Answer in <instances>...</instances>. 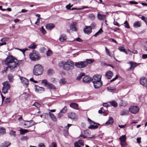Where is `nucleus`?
<instances>
[{
  "label": "nucleus",
  "mask_w": 147,
  "mask_h": 147,
  "mask_svg": "<svg viewBox=\"0 0 147 147\" xmlns=\"http://www.w3.org/2000/svg\"><path fill=\"white\" fill-rule=\"evenodd\" d=\"M74 63L70 60H67L66 62L62 61L58 63V65L60 67H62L63 68L67 71H71L74 66Z\"/></svg>",
  "instance_id": "obj_1"
},
{
  "label": "nucleus",
  "mask_w": 147,
  "mask_h": 147,
  "mask_svg": "<svg viewBox=\"0 0 147 147\" xmlns=\"http://www.w3.org/2000/svg\"><path fill=\"white\" fill-rule=\"evenodd\" d=\"M5 62V64L12 70L17 67L18 63L17 60L12 56L8 57L6 59Z\"/></svg>",
  "instance_id": "obj_2"
},
{
  "label": "nucleus",
  "mask_w": 147,
  "mask_h": 147,
  "mask_svg": "<svg viewBox=\"0 0 147 147\" xmlns=\"http://www.w3.org/2000/svg\"><path fill=\"white\" fill-rule=\"evenodd\" d=\"M43 69L41 65L39 64L36 65L34 67L33 73L34 75L38 76L42 74Z\"/></svg>",
  "instance_id": "obj_3"
},
{
  "label": "nucleus",
  "mask_w": 147,
  "mask_h": 147,
  "mask_svg": "<svg viewBox=\"0 0 147 147\" xmlns=\"http://www.w3.org/2000/svg\"><path fill=\"white\" fill-rule=\"evenodd\" d=\"M30 58L32 60L36 61L40 59V57L38 52L35 51H33L29 54Z\"/></svg>",
  "instance_id": "obj_4"
},
{
  "label": "nucleus",
  "mask_w": 147,
  "mask_h": 147,
  "mask_svg": "<svg viewBox=\"0 0 147 147\" xmlns=\"http://www.w3.org/2000/svg\"><path fill=\"white\" fill-rule=\"evenodd\" d=\"M3 86L2 89L3 93L5 94L7 93L8 90L10 88V86L9 84V82L7 81L4 82L3 83Z\"/></svg>",
  "instance_id": "obj_5"
},
{
  "label": "nucleus",
  "mask_w": 147,
  "mask_h": 147,
  "mask_svg": "<svg viewBox=\"0 0 147 147\" xmlns=\"http://www.w3.org/2000/svg\"><path fill=\"white\" fill-rule=\"evenodd\" d=\"M88 122L90 125L88 127L89 129H93L97 128L100 125L99 123H96L92 121V120H88Z\"/></svg>",
  "instance_id": "obj_6"
},
{
  "label": "nucleus",
  "mask_w": 147,
  "mask_h": 147,
  "mask_svg": "<svg viewBox=\"0 0 147 147\" xmlns=\"http://www.w3.org/2000/svg\"><path fill=\"white\" fill-rule=\"evenodd\" d=\"M75 65L78 68H83L87 66V63L86 61H81L76 63Z\"/></svg>",
  "instance_id": "obj_7"
},
{
  "label": "nucleus",
  "mask_w": 147,
  "mask_h": 147,
  "mask_svg": "<svg viewBox=\"0 0 147 147\" xmlns=\"http://www.w3.org/2000/svg\"><path fill=\"white\" fill-rule=\"evenodd\" d=\"M139 109L138 106H132L129 108V111L132 113L135 114L138 113Z\"/></svg>",
  "instance_id": "obj_8"
},
{
  "label": "nucleus",
  "mask_w": 147,
  "mask_h": 147,
  "mask_svg": "<svg viewBox=\"0 0 147 147\" xmlns=\"http://www.w3.org/2000/svg\"><path fill=\"white\" fill-rule=\"evenodd\" d=\"M101 75L96 74L93 77L92 81V82H101Z\"/></svg>",
  "instance_id": "obj_9"
},
{
  "label": "nucleus",
  "mask_w": 147,
  "mask_h": 147,
  "mask_svg": "<svg viewBox=\"0 0 147 147\" xmlns=\"http://www.w3.org/2000/svg\"><path fill=\"white\" fill-rule=\"evenodd\" d=\"M34 124V122L32 120L30 121H26L24 123V125L25 126L26 128H28L33 125Z\"/></svg>",
  "instance_id": "obj_10"
},
{
  "label": "nucleus",
  "mask_w": 147,
  "mask_h": 147,
  "mask_svg": "<svg viewBox=\"0 0 147 147\" xmlns=\"http://www.w3.org/2000/svg\"><path fill=\"white\" fill-rule=\"evenodd\" d=\"M83 31L85 34H90L92 32V28L90 26H86L84 28Z\"/></svg>",
  "instance_id": "obj_11"
},
{
  "label": "nucleus",
  "mask_w": 147,
  "mask_h": 147,
  "mask_svg": "<svg viewBox=\"0 0 147 147\" xmlns=\"http://www.w3.org/2000/svg\"><path fill=\"white\" fill-rule=\"evenodd\" d=\"M140 82L142 85L146 86H147V79L146 78L142 77L140 79Z\"/></svg>",
  "instance_id": "obj_12"
},
{
  "label": "nucleus",
  "mask_w": 147,
  "mask_h": 147,
  "mask_svg": "<svg viewBox=\"0 0 147 147\" xmlns=\"http://www.w3.org/2000/svg\"><path fill=\"white\" fill-rule=\"evenodd\" d=\"M20 79L24 86V87H27L29 84L28 80L25 78L22 77H21Z\"/></svg>",
  "instance_id": "obj_13"
},
{
  "label": "nucleus",
  "mask_w": 147,
  "mask_h": 147,
  "mask_svg": "<svg viewBox=\"0 0 147 147\" xmlns=\"http://www.w3.org/2000/svg\"><path fill=\"white\" fill-rule=\"evenodd\" d=\"M68 116L69 118L72 119H76L77 118L78 115L74 112H70L68 114Z\"/></svg>",
  "instance_id": "obj_14"
},
{
  "label": "nucleus",
  "mask_w": 147,
  "mask_h": 147,
  "mask_svg": "<svg viewBox=\"0 0 147 147\" xmlns=\"http://www.w3.org/2000/svg\"><path fill=\"white\" fill-rule=\"evenodd\" d=\"M71 125V124H68L67 125V126H66L64 127V129L63 130V132L65 136H67L68 135V130L69 127Z\"/></svg>",
  "instance_id": "obj_15"
},
{
  "label": "nucleus",
  "mask_w": 147,
  "mask_h": 147,
  "mask_svg": "<svg viewBox=\"0 0 147 147\" xmlns=\"http://www.w3.org/2000/svg\"><path fill=\"white\" fill-rule=\"evenodd\" d=\"M35 91L37 92H41L45 91L44 88L42 87L35 85L34 88Z\"/></svg>",
  "instance_id": "obj_16"
},
{
  "label": "nucleus",
  "mask_w": 147,
  "mask_h": 147,
  "mask_svg": "<svg viewBox=\"0 0 147 147\" xmlns=\"http://www.w3.org/2000/svg\"><path fill=\"white\" fill-rule=\"evenodd\" d=\"M128 63L130 65L129 69H134L138 65V63L132 61H129Z\"/></svg>",
  "instance_id": "obj_17"
},
{
  "label": "nucleus",
  "mask_w": 147,
  "mask_h": 147,
  "mask_svg": "<svg viewBox=\"0 0 147 147\" xmlns=\"http://www.w3.org/2000/svg\"><path fill=\"white\" fill-rule=\"evenodd\" d=\"M84 135H82L80 136L83 137L84 138H86L89 136L90 134V131L88 129L84 131Z\"/></svg>",
  "instance_id": "obj_18"
},
{
  "label": "nucleus",
  "mask_w": 147,
  "mask_h": 147,
  "mask_svg": "<svg viewBox=\"0 0 147 147\" xmlns=\"http://www.w3.org/2000/svg\"><path fill=\"white\" fill-rule=\"evenodd\" d=\"M113 75V73L111 71H109L107 72L105 74V77L108 79H110Z\"/></svg>",
  "instance_id": "obj_19"
},
{
  "label": "nucleus",
  "mask_w": 147,
  "mask_h": 147,
  "mask_svg": "<svg viewBox=\"0 0 147 147\" xmlns=\"http://www.w3.org/2000/svg\"><path fill=\"white\" fill-rule=\"evenodd\" d=\"M94 87L95 88H98L101 87L102 85V83L101 82H93Z\"/></svg>",
  "instance_id": "obj_20"
},
{
  "label": "nucleus",
  "mask_w": 147,
  "mask_h": 147,
  "mask_svg": "<svg viewBox=\"0 0 147 147\" xmlns=\"http://www.w3.org/2000/svg\"><path fill=\"white\" fill-rule=\"evenodd\" d=\"M77 25V24L76 22H72L70 25L71 29L73 31H76L77 29L76 28V26Z\"/></svg>",
  "instance_id": "obj_21"
},
{
  "label": "nucleus",
  "mask_w": 147,
  "mask_h": 147,
  "mask_svg": "<svg viewBox=\"0 0 147 147\" xmlns=\"http://www.w3.org/2000/svg\"><path fill=\"white\" fill-rule=\"evenodd\" d=\"M55 27V25L53 24H48L46 26V29L49 30H52Z\"/></svg>",
  "instance_id": "obj_22"
},
{
  "label": "nucleus",
  "mask_w": 147,
  "mask_h": 147,
  "mask_svg": "<svg viewBox=\"0 0 147 147\" xmlns=\"http://www.w3.org/2000/svg\"><path fill=\"white\" fill-rule=\"evenodd\" d=\"M97 18L100 20H103L106 18L105 15L101 14L100 13H98L97 14Z\"/></svg>",
  "instance_id": "obj_23"
},
{
  "label": "nucleus",
  "mask_w": 147,
  "mask_h": 147,
  "mask_svg": "<svg viewBox=\"0 0 147 147\" xmlns=\"http://www.w3.org/2000/svg\"><path fill=\"white\" fill-rule=\"evenodd\" d=\"M69 106L70 107L75 109H78V105L76 103H72L70 104Z\"/></svg>",
  "instance_id": "obj_24"
},
{
  "label": "nucleus",
  "mask_w": 147,
  "mask_h": 147,
  "mask_svg": "<svg viewBox=\"0 0 147 147\" xmlns=\"http://www.w3.org/2000/svg\"><path fill=\"white\" fill-rule=\"evenodd\" d=\"M91 80V78L89 76H86L83 78V81L85 82H88Z\"/></svg>",
  "instance_id": "obj_25"
},
{
  "label": "nucleus",
  "mask_w": 147,
  "mask_h": 147,
  "mask_svg": "<svg viewBox=\"0 0 147 147\" xmlns=\"http://www.w3.org/2000/svg\"><path fill=\"white\" fill-rule=\"evenodd\" d=\"M141 25V23L140 22L136 21L134 22L133 24V26L135 28H138L140 27Z\"/></svg>",
  "instance_id": "obj_26"
},
{
  "label": "nucleus",
  "mask_w": 147,
  "mask_h": 147,
  "mask_svg": "<svg viewBox=\"0 0 147 147\" xmlns=\"http://www.w3.org/2000/svg\"><path fill=\"white\" fill-rule=\"evenodd\" d=\"M47 87L50 89H56V88L54 85L50 83H49V84Z\"/></svg>",
  "instance_id": "obj_27"
},
{
  "label": "nucleus",
  "mask_w": 147,
  "mask_h": 147,
  "mask_svg": "<svg viewBox=\"0 0 147 147\" xmlns=\"http://www.w3.org/2000/svg\"><path fill=\"white\" fill-rule=\"evenodd\" d=\"M111 105L114 107H116L117 106L118 104L117 102L115 100L110 101L109 102Z\"/></svg>",
  "instance_id": "obj_28"
},
{
  "label": "nucleus",
  "mask_w": 147,
  "mask_h": 147,
  "mask_svg": "<svg viewBox=\"0 0 147 147\" xmlns=\"http://www.w3.org/2000/svg\"><path fill=\"white\" fill-rule=\"evenodd\" d=\"M129 113L128 110H123L120 112V115H127Z\"/></svg>",
  "instance_id": "obj_29"
},
{
  "label": "nucleus",
  "mask_w": 147,
  "mask_h": 147,
  "mask_svg": "<svg viewBox=\"0 0 147 147\" xmlns=\"http://www.w3.org/2000/svg\"><path fill=\"white\" fill-rule=\"evenodd\" d=\"M67 39V37L65 35H62L61 36V37L59 38V40L61 42H63L65 40Z\"/></svg>",
  "instance_id": "obj_30"
},
{
  "label": "nucleus",
  "mask_w": 147,
  "mask_h": 147,
  "mask_svg": "<svg viewBox=\"0 0 147 147\" xmlns=\"http://www.w3.org/2000/svg\"><path fill=\"white\" fill-rule=\"evenodd\" d=\"M20 134L22 135H24L25 133H26L28 132V131L27 129H23L21 128L20 130Z\"/></svg>",
  "instance_id": "obj_31"
},
{
  "label": "nucleus",
  "mask_w": 147,
  "mask_h": 147,
  "mask_svg": "<svg viewBox=\"0 0 147 147\" xmlns=\"http://www.w3.org/2000/svg\"><path fill=\"white\" fill-rule=\"evenodd\" d=\"M5 129L3 127H0V134L3 135L6 133Z\"/></svg>",
  "instance_id": "obj_32"
},
{
  "label": "nucleus",
  "mask_w": 147,
  "mask_h": 147,
  "mask_svg": "<svg viewBox=\"0 0 147 147\" xmlns=\"http://www.w3.org/2000/svg\"><path fill=\"white\" fill-rule=\"evenodd\" d=\"M119 140L120 141V142H125L126 140L125 135H122L119 138Z\"/></svg>",
  "instance_id": "obj_33"
},
{
  "label": "nucleus",
  "mask_w": 147,
  "mask_h": 147,
  "mask_svg": "<svg viewBox=\"0 0 147 147\" xmlns=\"http://www.w3.org/2000/svg\"><path fill=\"white\" fill-rule=\"evenodd\" d=\"M8 79L10 82H13L14 80L13 76L11 74H9L8 75Z\"/></svg>",
  "instance_id": "obj_34"
},
{
  "label": "nucleus",
  "mask_w": 147,
  "mask_h": 147,
  "mask_svg": "<svg viewBox=\"0 0 147 147\" xmlns=\"http://www.w3.org/2000/svg\"><path fill=\"white\" fill-rule=\"evenodd\" d=\"M41 83L42 84H44V86H47L49 84V83L47 81L46 79L43 80L41 81Z\"/></svg>",
  "instance_id": "obj_35"
},
{
  "label": "nucleus",
  "mask_w": 147,
  "mask_h": 147,
  "mask_svg": "<svg viewBox=\"0 0 147 147\" xmlns=\"http://www.w3.org/2000/svg\"><path fill=\"white\" fill-rule=\"evenodd\" d=\"M66 82V80L64 78H62L59 80V83L60 84H64Z\"/></svg>",
  "instance_id": "obj_36"
},
{
  "label": "nucleus",
  "mask_w": 147,
  "mask_h": 147,
  "mask_svg": "<svg viewBox=\"0 0 147 147\" xmlns=\"http://www.w3.org/2000/svg\"><path fill=\"white\" fill-rule=\"evenodd\" d=\"M85 75V74L84 73H81L79 74L77 77V80H80L82 78V77L84 76Z\"/></svg>",
  "instance_id": "obj_37"
},
{
  "label": "nucleus",
  "mask_w": 147,
  "mask_h": 147,
  "mask_svg": "<svg viewBox=\"0 0 147 147\" xmlns=\"http://www.w3.org/2000/svg\"><path fill=\"white\" fill-rule=\"evenodd\" d=\"M36 47V45H35L34 43H32L28 47L30 49H35Z\"/></svg>",
  "instance_id": "obj_38"
},
{
  "label": "nucleus",
  "mask_w": 147,
  "mask_h": 147,
  "mask_svg": "<svg viewBox=\"0 0 147 147\" xmlns=\"http://www.w3.org/2000/svg\"><path fill=\"white\" fill-rule=\"evenodd\" d=\"M49 147H57V144L55 142H53L50 144Z\"/></svg>",
  "instance_id": "obj_39"
},
{
  "label": "nucleus",
  "mask_w": 147,
  "mask_h": 147,
  "mask_svg": "<svg viewBox=\"0 0 147 147\" xmlns=\"http://www.w3.org/2000/svg\"><path fill=\"white\" fill-rule=\"evenodd\" d=\"M124 26L127 29L130 28V26L127 21H126L124 23Z\"/></svg>",
  "instance_id": "obj_40"
},
{
  "label": "nucleus",
  "mask_w": 147,
  "mask_h": 147,
  "mask_svg": "<svg viewBox=\"0 0 147 147\" xmlns=\"http://www.w3.org/2000/svg\"><path fill=\"white\" fill-rule=\"evenodd\" d=\"M49 114L51 119H56L55 116L53 114L50 112L49 113Z\"/></svg>",
  "instance_id": "obj_41"
},
{
  "label": "nucleus",
  "mask_w": 147,
  "mask_h": 147,
  "mask_svg": "<svg viewBox=\"0 0 147 147\" xmlns=\"http://www.w3.org/2000/svg\"><path fill=\"white\" fill-rule=\"evenodd\" d=\"M78 142L79 144L81 146H84V141L82 140H79Z\"/></svg>",
  "instance_id": "obj_42"
},
{
  "label": "nucleus",
  "mask_w": 147,
  "mask_h": 147,
  "mask_svg": "<svg viewBox=\"0 0 147 147\" xmlns=\"http://www.w3.org/2000/svg\"><path fill=\"white\" fill-rule=\"evenodd\" d=\"M103 31L102 28H100L99 31H98L94 35V36H96L102 33Z\"/></svg>",
  "instance_id": "obj_43"
},
{
  "label": "nucleus",
  "mask_w": 147,
  "mask_h": 147,
  "mask_svg": "<svg viewBox=\"0 0 147 147\" xmlns=\"http://www.w3.org/2000/svg\"><path fill=\"white\" fill-rule=\"evenodd\" d=\"M3 146H5V147H7L10 144V142H5L2 144Z\"/></svg>",
  "instance_id": "obj_44"
},
{
  "label": "nucleus",
  "mask_w": 147,
  "mask_h": 147,
  "mask_svg": "<svg viewBox=\"0 0 147 147\" xmlns=\"http://www.w3.org/2000/svg\"><path fill=\"white\" fill-rule=\"evenodd\" d=\"M67 110V107L65 106L61 110L60 112L63 113H64L66 112Z\"/></svg>",
  "instance_id": "obj_45"
},
{
  "label": "nucleus",
  "mask_w": 147,
  "mask_h": 147,
  "mask_svg": "<svg viewBox=\"0 0 147 147\" xmlns=\"http://www.w3.org/2000/svg\"><path fill=\"white\" fill-rule=\"evenodd\" d=\"M28 139V136H22L21 137L20 139L22 141L27 140Z\"/></svg>",
  "instance_id": "obj_46"
},
{
  "label": "nucleus",
  "mask_w": 147,
  "mask_h": 147,
  "mask_svg": "<svg viewBox=\"0 0 147 147\" xmlns=\"http://www.w3.org/2000/svg\"><path fill=\"white\" fill-rule=\"evenodd\" d=\"M15 133V131L11 130L10 131V135L11 136H13L14 137H15L16 136Z\"/></svg>",
  "instance_id": "obj_47"
},
{
  "label": "nucleus",
  "mask_w": 147,
  "mask_h": 147,
  "mask_svg": "<svg viewBox=\"0 0 147 147\" xmlns=\"http://www.w3.org/2000/svg\"><path fill=\"white\" fill-rule=\"evenodd\" d=\"M107 89L108 90V91H109L110 90H115V88L113 86H111L107 87Z\"/></svg>",
  "instance_id": "obj_48"
},
{
  "label": "nucleus",
  "mask_w": 147,
  "mask_h": 147,
  "mask_svg": "<svg viewBox=\"0 0 147 147\" xmlns=\"http://www.w3.org/2000/svg\"><path fill=\"white\" fill-rule=\"evenodd\" d=\"M105 52L107 55H108L110 57H111L112 56L110 54V51L108 49L107 47H105Z\"/></svg>",
  "instance_id": "obj_49"
},
{
  "label": "nucleus",
  "mask_w": 147,
  "mask_h": 147,
  "mask_svg": "<svg viewBox=\"0 0 147 147\" xmlns=\"http://www.w3.org/2000/svg\"><path fill=\"white\" fill-rule=\"evenodd\" d=\"M40 30L43 34H45L46 33V31L44 28L43 26H42L40 28Z\"/></svg>",
  "instance_id": "obj_50"
},
{
  "label": "nucleus",
  "mask_w": 147,
  "mask_h": 147,
  "mask_svg": "<svg viewBox=\"0 0 147 147\" xmlns=\"http://www.w3.org/2000/svg\"><path fill=\"white\" fill-rule=\"evenodd\" d=\"M120 144L121 145L122 147H125L126 146L127 144L126 141L123 142H121Z\"/></svg>",
  "instance_id": "obj_51"
},
{
  "label": "nucleus",
  "mask_w": 147,
  "mask_h": 147,
  "mask_svg": "<svg viewBox=\"0 0 147 147\" xmlns=\"http://www.w3.org/2000/svg\"><path fill=\"white\" fill-rule=\"evenodd\" d=\"M46 50V49L44 47L41 48L40 49V51L41 53H43Z\"/></svg>",
  "instance_id": "obj_52"
},
{
  "label": "nucleus",
  "mask_w": 147,
  "mask_h": 147,
  "mask_svg": "<svg viewBox=\"0 0 147 147\" xmlns=\"http://www.w3.org/2000/svg\"><path fill=\"white\" fill-rule=\"evenodd\" d=\"M88 18L91 19H94L95 17L94 15L93 14H90L88 16Z\"/></svg>",
  "instance_id": "obj_53"
},
{
  "label": "nucleus",
  "mask_w": 147,
  "mask_h": 147,
  "mask_svg": "<svg viewBox=\"0 0 147 147\" xmlns=\"http://www.w3.org/2000/svg\"><path fill=\"white\" fill-rule=\"evenodd\" d=\"M113 120H108V121L106 122V124L107 125H110L112 124L113 123Z\"/></svg>",
  "instance_id": "obj_54"
},
{
  "label": "nucleus",
  "mask_w": 147,
  "mask_h": 147,
  "mask_svg": "<svg viewBox=\"0 0 147 147\" xmlns=\"http://www.w3.org/2000/svg\"><path fill=\"white\" fill-rule=\"evenodd\" d=\"M93 60L92 59H87L86 61H84L87 63V65L88 63L90 64L93 62Z\"/></svg>",
  "instance_id": "obj_55"
},
{
  "label": "nucleus",
  "mask_w": 147,
  "mask_h": 147,
  "mask_svg": "<svg viewBox=\"0 0 147 147\" xmlns=\"http://www.w3.org/2000/svg\"><path fill=\"white\" fill-rule=\"evenodd\" d=\"M17 49L19 50V51H22L24 54L25 52L28 49H27L26 48L24 49H20L19 48H17Z\"/></svg>",
  "instance_id": "obj_56"
},
{
  "label": "nucleus",
  "mask_w": 147,
  "mask_h": 147,
  "mask_svg": "<svg viewBox=\"0 0 147 147\" xmlns=\"http://www.w3.org/2000/svg\"><path fill=\"white\" fill-rule=\"evenodd\" d=\"M104 111H105L103 107L100 108V109L98 111V113L99 114H102L103 113H104Z\"/></svg>",
  "instance_id": "obj_57"
},
{
  "label": "nucleus",
  "mask_w": 147,
  "mask_h": 147,
  "mask_svg": "<svg viewBox=\"0 0 147 147\" xmlns=\"http://www.w3.org/2000/svg\"><path fill=\"white\" fill-rule=\"evenodd\" d=\"M74 147H81L78 142H76L74 143Z\"/></svg>",
  "instance_id": "obj_58"
},
{
  "label": "nucleus",
  "mask_w": 147,
  "mask_h": 147,
  "mask_svg": "<svg viewBox=\"0 0 147 147\" xmlns=\"http://www.w3.org/2000/svg\"><path fill=\"white\" fill-rule=\"evenodd\" d=\"M118 49L119 50H120V51L121 52H123V51H124V50H125L124 47L121 46L119 47H118Z\"/></svg>",
  "instance_id": "obj_59"
},
{
  "label": "nucleus",
  "mask_w": 147,
  "mask_h": 147,
  "mask_svg": "<svg viewBox=\"0 0 147 147\" xmlns=\"http://www.w3.org/2000/svg\"><path fill=\"white\" fill-rule=\"evenodd\" d=\"M52 52L51 50H48L46 53V55L47 56H50L52 54Z\"/></svg>",
  "instance_id": "obj_60"
},
{
  "label": "nucleus",
  "mask_w": 147,
  "mask_h": 147,
  "mask_svg": "<svg viewBox=\"0 0 147 147\" xmlns=\"http://www.w3.org/2000/svg\"><path fill=\"white\" fill-rule=\"evenodd\" d=\"M73 5H71L70 3H69L68 5H66V7L67 9H71V8L72 7Z\"/></svg>",
  "instance_id": "obj_61"
},
{
  "label": "nucleus",
  "mask_w": 147,
  "mask_h": 147,
  "mask_svg": "<svg viewBox=\"0 0 147 147\" xmlns=\"http://www.w3.org/2000/svg\"><path fill=\"white\" fill-rule=\"evenodd\" d=\"M127 105V104L126 102L122 101L120 104V106L124 107L126 106Z\"/></svg>",
  "instance_id": "obj_62"
},
{
  "label": "nucleus",
  "mask_w": 147,
  "mask_h": 147,
  "mask_svg": "<svg viewBox=\"0 0 147 147\" xmlns=\"http://www.w3.org/2000/svg\"><path fill=\"white\" fill-rule=\"evenodd\" d=\"M53 73V70L51 69H49L47 71L48 74L49 75L52 74Z\"/></svg>",
  "instance_id": "obj_63"
},
{
  "label": "nucleus",
  "mask_w": 147,
  "mask_h": 147,
  "mask_svg": "<svg viewBox=\"0 0 147 147\" xmlns=\"http://www.w3.org/2000/svg\"><path fill=\"white\" fill-rule=\"evenodd\" d=\"M38 147H45L44 144L43 143H40L38 146Z\"/></svg>",
  "instance_id": "obj_64"
}]
</instances>
